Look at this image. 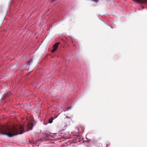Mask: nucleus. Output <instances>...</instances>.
Wrapping results in <instances>:
<instances>
[{"label":"nucleus","instance_id":"nucleus-1","mask_svg":"<svg viewBox=\"0 0 147 147\" xmlns=\"http://www.w3.org/2000/svg\"><path fill=\"white\" fill-rule=\"evenodd\" d=\"M24 132V126L22 125L12 128H6L3 126L0 127V134L6 135L9 137L22 134Z\"/></svg>","mask_w":147,"mask_h":147},{"label":"nucleus","instance_id":"nucleus-2","mask_svg":"<svg viewBox=\"0 0 147 147\" xmlns=\"http://www.w3.org/2000/svg\"><path fill=\"white\" fill-rule=\"evenodd\" d=\"M32 63L31 59L26 62L24 65V68L25 69L29 70L30 69V70L31 71H32L35 67V66H33L32 64Z\"/></svg>","mask_w":147,"mask_h":147},{"label":"nucleus","instance_id":"nucleus-3","mask_svg":"<svg viewBox=\"0 0 147 147\" xmlns=\"http://www.w3.org/2000/svg\"><path fill=\"white\" fill-rule=\"evenodd\" d=\"M44 137L41 139V140L44 142L48 140L49 138L51 137L52 136L49 134L47 133H45L44 135Z\"/></svg>","mask_w":147,"mask_h":147},{"label":"nucleus","instance_id":"nucleus-4","mask_svg":"<svg viewBox=\"0 0 147 147\" xmlns=\"http://www.w3.org/2000/svg\"><path fill=\"white\" fill-rule=\"evenodd\" d=\"M60 44V42H57L55 43L53 46V50H51V52L53 53L56 51L58 47V45Z\"/></svg>","mask_w":147,"mask_h":147},{"label":"nucleus","instance_id":"nucleus-5","mask_svg":"<svg viewBox=\"0 0 147 147\" xmlns=\"http://www.w3.org/2000/svg\"><path fill=\"white\" fill-rule=\"evenodd\" d=\"M33 127V124L31 123H28L27 124V127L28 130H31L32 129Z\"/></svg>","mask_w":147,"mask_h":147},{"label":"nucleus","instance_id":"nucleus-6","mask_svg":"<svg viewBox=\"0 0 147 147\" xmlns=\"http://www.w3.org/2000/svg\"><path fill=\"white\" fill-rule=\"evenodd\" d=\"M12 94L11 92H9L8 93H7L3 97V98H5L6 97L11 96L12 95Z\"/></svg>","mask_w":147,"mask_h":147},{"label":"nucleus","instance_id":"nucleus-7","mask_svg":"<svg viewBox=\"0 0 147 147\" xmlns=\"http://www.w3.org/2000/svg\"><path fill=\"white\" fill-rule=\"evenodd\" d=\"M53 120V118L52 117H51V118L49 120V123H52Z\"/></svg>","mask_w":147,"mask_h":147},{"label":"nucleus","instance_id":"nucleus-8","mask_svg":"<svg viewBox=\"0 0 147 147\" xmlns=\"http://www.w3.org/2000/svg\"><path fill=\"white\" fill-rule=\"evenodd\" d=\"M80 129H81V131H79V132H83L84 131V129L82 127H79L78 128V130H80Z\"/></svg>","mask_w":147,"mask_h":147},{"label":"nucleus","instance_id":"nucleus-9","mask_svg":"<svg viewBox=\"0 0 147 147\" xmlns=\"http://www.w3.org/2000/svg\"><path fill=\"white\" fill-rule=\"evenodd\" d=\"M56 1V0H51V3L54 2Z\"/></svg>","mask_w":147,"mask_h":147},{"label":"nucleus","instance_id":"nucleus-10","mask_svg":"<svg viewBox=\"0 0 147 147\" xmlns=\"http://www.w3.org/2000/svg\"><path fill=\"white\" fill-rule=\"evenodd\" d=\"M94 2H97L98 1V0H93Z\"/></svg>","mask_w":147,"mask_h":147},{"label":"nucleus","instance_id":"nucleus-11","mask_svg":"<svg viewBox=\"0 0 147 147\" xmlns=\"http://www.w3.org/2000/svg\"><path fill=\"white\" fill-rule=\"evenodd\" d=\"M71 109V107H68L67 108V110H69L70 109Z\"/></svg>","mask_w":147,"mask_h":147},{"label":"nucleus","instance_id":"nucleus-12","mask_svg":"<svg viewBox=\"0 0 147 147\" xmlns=\"http://www.w3.org/2000/svg\"><path fill=\"white\" fill-rule=\"evenodd\" d=\"M66 118H68V119L70 118V117H68V116H66Z\"/></svg>","mask_w":147,"mask_h":147}]
</instances>
